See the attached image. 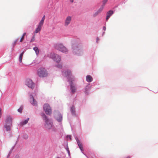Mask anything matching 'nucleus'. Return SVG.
<instances>
[{
	"label": "nucleus",
	"instance_id": "20e7f679",
	"mask_svg": "<svg viewBox=\"0 0 158 158\" xmlns=\"http://www.w3.org/2000/svg\"><path fill=\"white\" fill-rule=\"evenodd\" d=\"M43 109L46 114L48 115H50L52 113V109L49 104L45 103L43 106Z\"/></svg>",
	"mask_w": 158,
	"mask_h": 158
},
{
	"label": "nucleus",
	"instance_id": "4be33fe9",
	"mask_svg": "<svg viewBox=\"0 0 158 158\" xmlns=\"http://www.w3.org/2000/svg\"><path fill=\"white\" fill-rule=\"evenodd\" d=\"M45 15H44V16L43 17L42 19L40 21V22L39 23V24H41L42 25H43L44 19H45Z\"/></svg>",
	"mask_w": 158,
	"mask_h": 158
},
{
	"label": "nucleus",
	"instance_id": "4c0bfd02",
	"mask_svg": "<svg viewBox=\"0 0 158 158\" xmlns=\"http://www.w3.org/2000/svg\"><path fill=\"white\" fill-rule=\"evenodd\" d=\"M73 0H71V2H73Z\"/></svg>",
	"mask_w": 158,
	"mask_h": 158
},
{
	"label": "nucleus",
	"instance_id": "7ed1b4c3",
	"mask_svg": "<svg viewBox=\"0 0 158 158\" xmlns=\"http://www.w3.org/2000/svg\"><path fill=\"white\" fill-rule=\"evenodd\" d=\"M55 48L61 52L66 53L68 52V50L62 44H58L55 45Z\"/></svg>",
	"mask_w": 158,
	"mask_h": 158
},
{
	"label": "nucleus",
	"instance_id": "2eb2a0df",
	"mask_svg": "<svg viewBox=\"0 0 158 158\" xmlns=\"http://www.w3.org/2000/svg\"><path fill=\"white\" fill-rule=\"evenodd\" d=\"M114 12L112 10H109L106 14L107 16L106 17V20L107 21L110 18V16L113 14Z\"/></svg>",
	"mask_w": 158,
	"mask_h": 158
},
{
	"label": "nucleus",
	"instance_id": "a211bd4d",
	"mask_svg": "<svg viewBox=\"0 0 158 158\" xmlns=\"http://www.w3.org/2000/svg\"><path fill=\"white\" fill-rule=\"evenodd\" d=\"M12 125L5 124L4 125V127L6 128V131H10L11 130V127Z\"/></svg>",
	"mask_w": 158,
	"mask_h": 158
},
{
	"label": "nucleus",
	"instance_id": "412c9836",
	"mask_svg": "<svg viewBox=\"0 0 158 158\" xmlns=\"http://www.w3.org/2000/svg\"><path fill=\"white\" fill-rule=\"evenodd\" d=\"M45 15H44V16L43 17L42 19L40 21V22L39 23V24H41L42 25H43L44 19H45Z\"/></svg>",
	"mask_w": 158,
	"mask_h": 158
},
{
	"label": "nucleus",
	"instance_id": "bb28decb",
	"mask_svg": "<svg viewBox=\"0 0 158 158\" xmlns=\"http://www.w3.org/2000/svg\"><path fill=\"white\" fill-rule=\"evenodd\" d=\"M71 111L73 114H74L75 112V108L74 106H72L71 108Z\"/></svg>",
	"mask_w": 158,
	"mask_h": 158
},
{
	"label": "nucleus",
	"instance_id": "39448f33",
	"mask_svg": "<svg viewBox=\"0 0 158 158\" xmlns=\"http://www.w3.org/2000/svg\"><path fill=\"white\" fill-rule=\"evenodd\" d=\"M50 57L53 59L56 62L58 63L61 60V57L59 55L56 54L54 53H52L49 55Z\"/></svg>",
	"mask_w": 158,
	"mask_h": 158
},
{
	"label": "nucleus",
	"instance_id": "473e14b6",
	"mask_svg": "<svg viewBox=\"0 0 158 158\" xmlns=\"http://www.w3.org/2000/svg\"><path fill=\"white\" fill-rule=\"evenodd\" d=\"M67 137H69L70 139H71V135H68Z\"/></svg>",
	"mask_w": 158,
	"mask_h": 158
},
{
	"label": "nucleus",
	"instance_id": "2f4dec72",
	"mask_svg": "<svg viewBox=\"0 0 158 158\" xmlns=\"http://www.w3.org/2000/svg\"><path fill=\"white\" fill-rule=\"evenodd\" d=\"M18 39H17L15 41L14 43V46H15L16 45V43L18 41Z\"/></svg>",
	"mask_w": 158,
	"mask_h": 158
},
{
	"label": "nucleus",
	"instance_id": "e433bc0d",
	"mask_svg": "<svg viewBox=\"0 0 158 158\" xmlns=\"http://www.w3.org/2000/svg\"><path fill=\"white\" fill-rule=\"evenodd\" d=\"M130 158V157H127V158Z\"/></svg>",
	"mask_w": 158,
	"mask_h": 158
},
{
	"label": "nucleus",
	"instance_id": "f257e3e1",
	"mask_svg": "<svg viewBox=\"0 0 158 158\" xmlns=\"http://www.w3.org/2000/svg\"><path fill=\"white\" fill-rule=\"evenodd\" d=\"M41 115L43 119L45 121V124L44 126L47 129H50L53 127V123L49 119L44 113H42Z\"/></svg>",
	"mask_w": 158,
	"mask_h": 158
},
{
	"label": "nucleus",
	"instance_id": "ddd939ff",
	"mask_svg": "<svg viewBox=\"0 0 158 158\" xmlns=\"http://www.w3.org/2000/svg\"><path fill=\"white\" fill-rule=\"evenodd\" d=\"M76 140L77 141L78 145L80 149V150L81 151H83V148L82 146V144L80 142L79 140L77 138H76Z\"/></svg>",
	"mask_w": 158,
	"mask_h": 158
},
{
	"label": "nucleus",
	"instance_id": "dca6fc26",
	"mask_svg": "<svg viewBox=\"0 0 158 158\" xmlns=\"http://www.w3.org/2000/svg\"><path fill=\"white\" fill-rule=\"evenodd\" d=\"M43 26L42 25L40 24H39L37 27L35 31V33H37L39 32H40L41 29L42 27Z\"/></svg>",
	"mask_w": 158,
	"mask_h": 158
},
{
	"label": "nucleus",
	"instance_id": "f3484780",
	"mask_svg": "<svg viewBox=\"0 0 158 158\" xmlns=\"http://www.w3.org/2000/svg\"><path fill=\"white\" fill-rule=\"evenodd\" d=\"M86 80L88 82H90L92 81L93 78L91 76L88 75L86 76Z\"/></svg>",
	"mask_w": 158,
	"mask_h": 158
},
{
	"label": "nucleus",
	"instance_id": "aec40b11",
	"mask_svg": "<svg viewBox=\"0 0 158 158\" xmlns=\"http://www.w3.org/2000/svg\"><path fill=\"white\" fill-rule=\"evenodd\" d=\"M24 54V52H23L20 55L19 58V61L20 63H21L22 62V57Z\"/></svg>",
	"mask_w": 158,
	"mask_h": 158
},
{
	"label": "nucleus",
	"instance_id": "7c9ffc66",
	"mask_svg": "<svg viewBox=\"0 0 158 158\" xmlns=\"http://www.w3.org/2000/svg\"><path fill=\"white\" fill-rule=\"evenodd\" d=\"M35 40V36L34 35L31 40V42H33Z\"/></svg>",
	"mask_w": 158,
	"mask_h": 158
},
{
	"label": "nucleus",
	"instance_id": "6ab92c4d",
	"mask_svg": "<svg viewBox=\"0 0 158 158\" xmlns=\"http://www.w3.org/2000/svg\"><path fill=\"white\" fill-rule=\"evenodd\" d=\"M72 48L73 50V52H76L77 51H78V49L77 48L76 45L75 44L73 45L72 46Z\"/></svg>",
	"mask_w": 158,
	"mask_h": 158
},
{
	"label": "nucleus",
	"instance_id": "9d476101",
	"mask_svg": "<svg viewBox=\"0 0 158 158\" xmlns=\"http://www.w3.org/2000/svg\"><path fill=\"white\" fill-rule=\"evenodd\" d=\"M55 116L56 120L59 122H60L62 120V117L60 114L59 112H56L55 113Z\"/></svg>",
	"mask_w": 158,
	"mask_h": 158
},
{
	"label": "nucleus",
	"instance_id": "cd10ccee",
	"mask_svg": "<svg viewBox=\"0 0 158 158\" xmlns=\"http://www.w3.org/2000/svg\"><path fill=\"white\" fill-rule=\"evenodd\" d=\"M23 110V107L22 106H21L20 107V108L18 109V111L19 112H20V113H21Z\"/></svg>",
	"mask_w": 158,
	"mask_h": 158
},
{
	"label": "nucleus",
	"instance_id": "c9c22d12",
	"mask_svg": "<svg viewBox=\"0 0 158 158\" xmlns=\"http://www.w3.org/2000/svg\"><path fill=\"white\" fill-rule=\"evenodd\" d=\"M68 152L69 153V149H68Z\"/></svg>",
	"mask_w": 158,
	"mask_h": 158
},
{
	"label": "nucleus",
	"instance_id": "c85d7f7f",
	"mask_svg": "<svg viewBox=\"0 0 158 158\" xmlns=\"http://www.w3.org/2000/svg\"><path fill=\"white\" fill-rule=\"evenodd\" d=\"M56 67L58 68L61 69L62 67V66L61 64H58L56 65Z\"/></svg>",
	"mask_w": 158,
	"mask_h": 158
},
{
	"label": "nucleus",
	"instance_id": "1a4fd4ad",
	"mask_svg": "<svg viewBox=\"0 0 158 158\" xmlns=\"http://www.w3.org/2000/svg\"><path fill=\"white\" fill-rule=\"evenodd\" d=\"M13 118L11 116H7L5 121V124L12 125Z\"/></svg>",
	"mask_w": 158,
	"mask_h": 158
},
{
	"label": "nucleus",
	"instance_id": "393cba45",
	"mask_svg": "<svg viewBox=\"0 0 158 158\" xmlns=\"http://www.w3.org/2000/svg\"><path fill=\"white\" fill-rule=\"evenodd\" d=\"M29 119V118H27V119L25 120L23 122L21 123V124L22 125H24L26 124Z\"/></svg>",
	"mask_w": 158,
	"mask_h": 158
},
{
	"label": "nucleus",
	"instance_id": "5701e85b",
	"mask_svg": "<svg viewBox=\"0 0 158 158\" xmlns=\"http://www.w3.org/2000/svg\"><path fill=\"white\" fill-rule=\"evenodd\" d=\"M45 15H44V16L43 17L42 19L40 21V22L39 23V24H41L42 25H43L44 19H45Z\"/></svg>",
	"mask_w": 158,
	"mask_h": 158
},
{
	"label": "nucleus",
	"instance_id": "c756f323",
	"mask_svg": "<svg viewBox=\"0 0 158 158\" xmlns=\"http://www.w3.org/2000/svg\"><path fill=\"white\" fill-rule=\"evenodd\" d=\"M107 1V0H103L102 5H104V6L105 4L106 3Z\"/></svg>",
	"mask_w": 158,
	"mask_h": 158
},
{
	"label": "nucleus",
	"instance_id": "6e6552de",
	"mask_svg": "<svg viewBox=\"0 0 158 158\" xmlns=\"http://www.w3.org/2000/svg\"><path fill=\"white\" fill-rule=\"evenodd\" d=\"M71 79H70L69 80V84L70 85V87H71V92L72 93L74 94V93L76 90V88L75 87V86L73 84V81H72V80H70Z\"/></svg>",
	"mask_w": 158,
	"mask_h": 158
},
{
	"label": "nucleus",
	"instance_id": "423d86ee",
	"mask_svg": "<svg viewBox=\"0 0 158 158\" xmlns=\"http://www.w3.org/2000/svg\"><path fill=\"white\" fill-rule=\"evenodd\" d=\"M25 85L32 89H33L35 86V84L32 80L30 79H27L25 81Z\"/></svg>",
	"mask_w": 158,
	"mask_h": 158
},
{
	"label": "nucleus",
	"instance_id": "0eeeda50",
	"mask_svg": "<svg viewBox=\"0 0 158 158\" xmlns=\"http://www.w3.org/2000/svg\"><path fill=\"white\" fill-rule=\"evenodd\" d=\"M64 76L68 78L69 81L70 79H71L70 80L72 81H75V79L74 77L71 76L72 73L69 70L65 71L64 72Z\"/></svg>",
	"mask_w": 158,
	"mask_h": 158
},
{
	"label": "nucleus",
	"instance_id": "f03ea898",
	"mask_svg": "<svg viewBox=\"0 0 158 158\" xmlns=\"http://www.w3.org/2000/svg\"><path fill=\"white\" fill-rule=\"evenodd\" d=\"M37 74L39 77H44L47 76L48 73L45 69L41 68L38 69Z\"/></svg>",
	"mask_w": 158,
	"mask_h": 158
},
{
	"label": "nucleus",
	"instance_id": "72a5a7b5",
	"mask_svg": "<svg viewBox=\"0 0 158 158\" xmlns=\"http://www.w3.org/2000/svg\"><path fill=\"white\" fill-rule=\"evenodd\" d=\"M106 27H103V29L105 31L106 30Z\"/></svg>",
	"mask_w": 158,
	"mask_h": 158
},
{
	"label": "nucleus",
	"instance_id": "9b49d317",
	"mask_svg": "<svg viewBox=\"0 0 158 158\" xmlns=\"http://www.w3.org/2000/svg\"><path fill=\"white\" fill-rule=\"evenodd\" d=\"M30 102L31 104L34 106H36L37 105V101L32 95L30 96Z\"/></svg>",
	"mask_w": 158,
	"mask_h": 158
},
{
	"label": "nucleus",
	"instance_id": "4468645a",
	"mask_svg": "<svg viewBox=\"0 0 158 158\" xmlns=\"http://www.w3.org/2000/svg\"><path fill=\"white\" fill-rule=\"evenodd\" d=\"M104 7V5H102V7H100L99 9L93 15L95 17L98 14H100L102 10Z\"/></svg>",
	"mask_w": 158,
	"mask_h": 158
},
{
	"label": "nucleus",
	"instance_id": "a878e982",
	"mask_svg": "<svg viewBox=\"0 0 158 158\" xmlns=\"http://www.w3.org/2000/svg\"><path fill=\"white\" fill-rule=\"evenodd\" d=\"M26 33H24L23 34V35L21 37L20 39V42H22L23 41V40L24 39V37L26 35Z\"/></svg>",
	"mask_w": 158,
	"mask_h": 158
},
{
	"label": "nucleus",
	"instance_id": "f704fd0d",
	"mask_svg": "<svg viewBox=\"0 0 158 158\" xmlns=\"http://www.w3.org/2000/svg\"><path fill=\"white\" fill-rule=\"evenodd\" d=\"M98 40H99V39H98V37H97V42H98Z\"/></svg>",
	"mask_w": 158,
	"mask_h": 158
},
{
	"label": "nucleus",
	"instance_id": "b1692460",
	"mask_svg": "<svg viewBox=\"0 0 158 158\" xmlns=\"http://www.w3.org/2000/svg\"><path fill=\"white\" fill-rule=\"evenodd\" d=\"M33 50L35 51V53L37 55L39 53V50L38 48L37 47H35L34 48Z\"/></svg>",
	"mask_w": 158,
	"mask_h": 158
},
{
	"label": "nucleus",
	"instance_id": "f8f14e48",
	"mask_svg": "<svg viewBox=\"0 0 158 158\" xmlns=\"http://www.w3.org/2000/svg\"><path fill=\"white\" fill-rule=\"evenodd\" d=\"M71 20V17L70 16L67 17L65 21L64 25L67 26L70 23Z\"/></svg>",
	"mask_w": 158,
	"mask_h": 158
}]
</instances>
